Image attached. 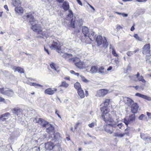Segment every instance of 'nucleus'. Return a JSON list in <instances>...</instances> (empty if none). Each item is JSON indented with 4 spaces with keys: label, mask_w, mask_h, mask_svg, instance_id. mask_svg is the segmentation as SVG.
Returning a JSON list of instances; mask_svg holds the SVG:
<instances>
[{
    "label": "nucleus",
    "mask_w": 151,
    "mask_h": 151,
    "mask_svg": "<svg viewBox=\"0 0 151 151\" xmlns=\"http://www.w3.org/2000/svg\"><path fill=\"white\" fill-rule=\"evenodd\" d=\"M25 16L32 25L31 28L34 31L39 33L42 32V30L41 27L40 25L37 24V21L35 20L31 13H29L26 14Z\"/></svg>",
    "instance_id": "f257e3e1"
},
{
    "label": "nucleus",
    "mask_w": 151,
    "mask_h": 151,
    "mask_svg": "<svg viewBox=\"0 0 151 151\" xmlns=\"http://www.w3.org/2000/svg\"><path fill=\"white\" fill-rule=\"evenodd\" d=\"M83 20L79 17L72 18L71 19L70 27L73 28L76 27H80L83 24Z\"/></svg>",
    "instance_id": "f03ea898"
},
{
    "label": "nucleus",
    "mask_w": 151,
    "mask_h": 151,
    "mask_svg": "<svg viewBox=\"0 0 151 151\" xmlns=\"http://www.w3.org/2000/svg\"><path fill=\"white\" fill-rule=\"evenodd\" d=\"M96 40L98 46H99L102 43L104 47H107L108 43L105 37H104V39L103 40L102 37L100 35H98L96 38Z\"/></svg>",
    "instance_id": "7ed1b4c3"
},
{
    "label": "nucleus",
    "mask_w": 151,
    "mask_h": 151,
    "mask_svg": "<svg viewBox=\"0 0 151 151\" xmlns=\"http://www.w3.org/2000/svg\"><path fill=\"white\" fill-rule=\"evenodd\" d=\"M0 93L9 96H12L14 94L13 90L7 88H0Z\"/></svg>",
    "instance_id": "20e7f679"
},
{
    "label": "nucleus",
    "mask_w": 151,
    "mask_h": 151,
    "mask_svg": "<svg viewBox=\"0 0 151 151\" xmlns=\"http://www.w3.org/2000/svg\"><path fill=\"white\" fill-rule=\"evenodd\" d=\"M135 115L132 114L129 115L128 118H125L122 120L127 127L128 124H131L135 120Z\"/></svg>",
    "instance_id": "39448f33"
},
{
    "label": "nucleus",
    "mask_w": 151,
    "mask_h": 151,
    "mask_svg": "<svg viewBox=\"0 0 151 151\" xmlns=\"http://www.w3.org/2000/svg\"><path fill=\"white\" fill-rule=\"evenodd\" d=\"M51 49L56 50L58 52V51L61 50V45L60 42L55 40L52 42V43L50 46Z\"/></svg>",
    "instance_id": "423d86ee"
},
{
    "label": "nucleus",
    "mask_w": 151,
    "mask_h": 151,
    "mask_svg": "<svg viewBox=\"0 0 151 151\" xmlns=\"http://www.w3.org/2000/svg\"><path fill=\"white\" fill-rule=\"evenodd\" d=\"M101 119L103 120L106 123H111L113 121L111 115L109 113H106L105 114L101 115Z\"/></svg>",
    "instance_id": "0eeeda50"
},
{
    "label": "nucleus",
    "mask_w": 151,
    "mask_h": 151,
    "mask_svg": "<svg viewBox=\"0 0 151 151\" xmlns=\"http://www.w3.org/2000/svg\"><path fill=\"white\" fill-rule=\"evenodd\" d=\"M69 61L72 60L73 62L75 63L76 65L80 68H83V64L80 60L79 58L77 57L69 59Z\"/></svg>",
    "instance_id": "6e6552de"
},
{
    "label": "nucleus",
    "mask_w": 151,
    "mask_h": 151,
    "mask_svg": "<svg viewBox=\"0 0 151 151\" xmlns=\"http://www.w3.org/2000/svg\"><path fill=\"white\" fill-rule=\"evenodd\" d=\"M96 35H94V32L92 30H91L88 35L87 39L88 40L85 41V42L87 44L90 43L91 41H93L95 40Z\"/></svg>",
    "instance_id": "1a4fd4ad"
},
{
    "label": "nucleus",
    "mask_w": 151,
    "mask_h": 151,
    "mask_svg": "<svg viewBox=\"0 0 151 151\" xmlns=\"http://www.w3.org/2000/svg\"><path fill=\"white\" fill-rule=\"evenodd\" d=\"M150 44L145 45L142 48V53L144 55L149 54L148 56H150Z\"/></svg>",
    "instance_id": "9d476101"
},
{
    "label": "nucleus",
    "mask_w": 151,
    "mask_h": 151,
    "mask_svg": "<svg viewBox=\"0 0 151 151\" xmlns=\"http://www.w3.org/2000/svg\"><path fill=\"white\" fill-rule=\"evenodd\" d=\"M109 91L106 89H101L98 91L96 96L98 97H103L107 94Z\"/></svg>",
    "instance_id": "9b49d317"
},
{
    "label": "nucleus",
    "mask_w": 151,
    "mask_h": 151,
    "mask_svg": "<svg viewBox=\"0 0 151 151\" xmlns=\"http://www.w3.org/2000/svg\"><path fill=\"white\" fill-rule=\"evenodd\" d=\"M113 127H114V125H111L110 124H108L105 126L104 129L106 132L111 134L113 131Z\"/></svg>",
    "instance_id": "f8f14e48"
},
{
    "label": "nucleus",
    "mask_w": 151,
    "mask_h": 151,
    "mask_svg": "<svg viewBox=\"0 0 151 151\" xmlns=\"http://www.w3.org/2000/svg\"><path fill=\"white\" fill-rule=\"evenodd\" d=\"M45 128H46V131L51 135L54 133V127L51 124L49 123Z\"/></svg>",
    "instance_id": "ddd939ff"
},
{
    "label": "nucleus",
    "mask_w": 151,
    "mask_h": 151,
    "mask_svg": "<svg viewBox=\"0 0 151 151\" xmlns=\"http://www.w3.org/2000/svg\"><path fill=\"white\" fill-rule=\"evenodd\" d=\"M131 111L133 113H136L137 112L139 106L136 103H132L131 104Z\"/></svg>",
    "instance_id": "4468645a"
},
{
    "label": "nucleus",
    "mask_w": 151,
    "mask_h": 151,
    "mask_svg": "<svg viewBox=\"0 0 151 151\" xmlns=\"http://www.w3.org/2000/svg\"><path fill=\"white\" fill-rule=\"evenodd\" d=\"M57 91V89L55 88H54L52 89L51 88H48L46 89L45 90V94L49 95H52L53 94Z\"/></svg>",
    "instance_id": "2eb2a0df"
},
{
    "label": "nucleus",
    "mask_w": 151,
    "mask_h": 151,
    "mask_svg": "<svg viewBox=\"0 0 151 151\" xmlns=\"http://www.w3.org/2000/svg\"><path fill=\"white\" fill-rule=\"evenodd\" d=\"M54 145V144L51 142H48L45 143V148L49 150H53Z\"/></svg>",
    "instance_id": "dca6fc26"
},
{
    "label": "nucleus",
    "mask_w": 151,
    "mask_h": 151,
    "mask_svg": "<svg viewBox=\"0 0 151 151\" xmlns=\"http://www.w3.org/2000/svg\"><path fill=\"white\" fill-rule=\"evenodd\" d=\"M51 136L52 138V141L54 142L58 141L60 139V134L58 132L53 133Z\"/></svg>",
    "instance_id": "f3484780"
},
{
    "label": "nucleus",
    "mask_w": 151,
    "mask_h": 151,
    "mask_svg": "<svg viewBox=\"0 0 151 151\" xmlns=\"http://www.w3.org/2000/svg\"><path fill=\"white\" fill-rule=\"evenodd\" d=\"M40 125L43 127H45L49 124L48 122L41 118H39L38 121Z\"/></svg>",
    "instance_id": "a211bd4d"
},
{
    "label": "nucleus",
    "mask_w": 151,
    "mask_h": 151,
    "mask_svg": "<svg viewBox=\"0 0 151 151\" xmlns=\"http://www.w3.org/2000/svg\"><path fill=\"white\" fill-rule=\"evenodd\" d=\"M12 113L18 116L22 113V109L19 108H15L12 110Z\"/></svg>",
    "instance_id": "6ab92c4d"
},
{
    "label": "nucleus",
    "mask_w": 151,
    "mask_h": 151,
    "mask_svg": "<svg viewBox=\"0 0 151 151\" xmlns=\"http://www.w3.org/2000/svg\"><path fill=\"white\" fill-rule=\"evenodd\" d=\"M135 95L143 99H145L148 101H151V97L147 96L145 95L139 93H136Z\"/></svg>",
    "instance_id": "aec40b11"
},
{
    "label": "nucleus",
    "mask_w": 151,
    "mask_h": 151,
    "mask_svg": "<svg viewBox=\"0 0 151 151\" xmlns=\"http://www.w3.org/2000/svg\"><path fill=\"white\" fill-rule=\"evenodd\" d=\"M82 32L85 37L87 36L90 31L89 29L86 27L83 26L82 27Z\"/></svg>",
    "instance_id": "412c9836"
},
{
    "label": "nucleus",
    "mask_w": 151,
    "mask_h": 151,
    "mask_svg": "<svg viewBox=\"0 0 151 151\" xmlns=\"http://www.w3.org/2000/svg\"><path fill=\"white\" fill-rule=\"evenodd\" d=\"M123 101L125 103H127L128 105L129 104L130 105L134 102V101L131 99L127 97H124Z\"/></svg>",
    "instance_id": "4be33fe9"
},
{
    "label": "nucleus",
    "mask_w": 151,
    "mask_h": 151,
    "mask_svg": "<svg viewBox=\"0 0 151 151\" xmlns=\"http://www.w3.org/2000/svg\"><path fill=\"white\" fill-rule=\"evenodd\" d=\"M125 134L124 132L120 133L118 131H116L114 133L113 135L115 137L122 138L123 137Z\"/></svg>",
    "instance_id": "5701e85b"
},
{
    "label": "nucleus",
    "mask_w": 151,
    "mask_h": 151,
    "mask_svg": "<svg viewBox=\"0 0 151 151\" xmlns=\"http://www.w3.org/2000/svg\"><path fill=\"white\" fill-rule=\"evenodd\" d=\"M15 11L16 13H18L19 14L23 13L24 12L23 8L20 6L16 7L15 8Z\"/></svg>",
    "instance_id": "b1692460"
},
{
    "label": "nucleus",
    "mask_w": 151,
    "mask_h": 151,
    "mask_svg": "<svg viewBox=\"0 0 151 151\" xmlns=\"http://www.w3.org/2000/svg\"><path fill=\"white\" fill-rule=\"evenodd\" d=\"M62 149L59 143L54 145L53 149V151H62Z\"/></svg>",
    "instance_id": "393cba45"
},
{
    "label": "nucleus",
    "mask_w": 151,
    "mask_h": 151,
    "mask_svg": "<svg viewBox=\"0 0 151 151\" xmlns=\"http://www.w3.org/2000/svg\"><path fill=\"white\" fill-rule=\"evenodd\" d=\"M62 8L65 11L68 10L69 8V4L68 2L67 1L64 2L62 6Z\"/></svg>",
    "instance_id": "a878e982"
},
{
    "label": "nucleus",
    "mask_w": 151,
    "mask_h": 151,
    "mask_svg": "<svg viewBox=\"0 0 151 151\" xmlns=\"http://www.w3.org/2000/svg\"><path fill=\"white\" fill-rule=\"evenodd\" d=\"M77 93L81 98L83 99L84 97L85 94L82 89H80L77 91Z\"/></svg>",
    "instance_id": "bb28decb"
},
{
    "label": "nucleus",
    "mask_w": 151,
    "mask_h": 151,
    "mask_svg": "<svg viewBox=\"0 0 151 151\" xmlns=\"http://www.w3.org/2000/svg\"><path fill=\"white\" fill-rule=\"evenodd\" d=\"M73 56V55L72 54H69L68 53H65L63 55V57L65 59H68V60L69 62H70L72 60H71L70 61H69V59L71 58H72V57Z\"/></svg>",
    "instance_id": "cd10ccee"
},
{
    "label": "nucleus",
    "mask_w": 151,
    "mask_h": 151,
    "mask_svg": "<svg viewBox=\"0 0 151 151\" xmlns=\"http://www.w3.org/2000/svg\"><path fill=\"white\" fill-rule=\"evenodd\" d=\"M98 68L97 66H93L91 67L90 70L91 73H93L98 72Z\"/></svg>",
    "instance_id": "c85d7f7f"
},
{
    "label": "nucleus",
    "mask_w": 151,
    "mask_h": 151,
    "mask_svg": "<svg viewBox=\"0 0 151 151\" xmlns=\"http://www.w3.org/2000/svg\"><path fill=\"white\" fill-rule=\"evenodd\" d=\"M110 49L111 50H112V54L114 56L117 57L118 56V55L116 53L114 47L111 45H110Z\"/></svg>",
    "instance_id": "c756f323"
},
{
    "label": "nucleus",
    "mask_w": 151,
    "mask_h": 151,
    "mask_svg": "<svg viewBox=\"0 0 151 151\" xmlns=\"http://www.w3.org/2000/svg\"><path fill=\"white\" fill-rule=\"evenodd\" d=\"M101 110L102 112V114H105L106 113H108V109L107 106H104L103 107H101Z\"/></svg>",
    "instance_id": "7c9ffc66"
},
{
    "label": "nucleus",
    "mask_w": 151,
    "mask_h": 151,
    "mask_svg": "<svg viewBox=\"0 0 151 151\" xmlns=\"http://www.w3.org/2000/svg\"><path fill=\"white\" fill-rule=\"evenodd\" d=\"M13 4L14 6H20L21 1L20 0H13Z\"/></svg>",
    "instance_id": "2f4dec72"
},
{
    "label": "nucleus",
    "mask_w": 151,
    "mask_h": 151,
    "mask_svg": "<svg viewBox=\"0 0 151 151\" xmlns=\"http://www.w3.org/2000/svg\"><path fill=\"white\" fill-rule=\"evenodd\" d=\"M29 85L31 86H34L36 88H38L39 87H42L43 86L39 83H30Z\"/></svg>",
    "instance_id": "473e14b6"
},
{
    "label": "nucleus",
    "mask_w": 151,
    "mask_h": 151,
    "mask_svg": "<svg viewBox=\"0 0 151 151\" xmlns=\"http://www.w3.org/2000/svg\"><path fill=\"white\" fill-rule=\"evenodd\" d=\"M75 88L77 90V91L82 89L80 84L78 82H76L74 84Z\"/></svg>",
    "instance_id": "72a5a7b5"
},
{
    "label": "nucleus",
    "mask_w": 151,
    "mask_h": 151,
    "mask_svg": "<svg viewBox=\"0 0 151 151\" xmlns=\"http://www.w3.org/2000/svg\"><path fill=\"white\" fill-rule=\"evenodd\" d=\"M16 71H18L19 73H24V70L22 68L20 67H17L15 69L14 72Z\"/></svg>",
    "instance_id": "f704fd0d"
},
{
    "label": "nucleus",
    "mask_w": 151,
    "mask_h": 151,
    "mask_svg": "<svg viewBox=\"0 0 151 151\" xmlns=\"http://www.w3.org/2000/svg\"><path fill=\"white\" fill-rule=\"evenodd\" d=\"M98 72L99 73L104 74V68L102 67H101L98 68Z\"/></svg>",
    "instance_id": "c9c22d12"
},
{
    "label": "nucleus",
    "mask_w": 151,
    "mask_h": 151,
    "mask_svg": "<svg viewBox=\"0 0 151 151\" xmlns=\"http://www.w3.org/2000/svg\"><path fill=\"white\" fill-rule=\"evenodd\" d=\"M79 77H80L82 81L85 83H87L89 81L86 79L82 75L79 74V76H78Z\"/></svg>",
    "instance_id": "e433bc0d"
},
{
    "label": "nucleus",
    "mask_w": 151,
    "mask_h": 151,
    "mask_svg": "<svg viewBox=\"0 0 151 151\" xmlns=\"http://www.w3.org/2000/svg\"><path fill=\"white\" fill-rule=\"evenodd\" d=\"M114 12L115 13L117 14L122 15V16L124 17H127L128 16V14H125L124 13H122L121 12Z\"/></svg>",
    "instance_id": "4c0bfd02"
},
{
    "label": "nucleus",
    "mask_w": 151,
    "mask_h": 151,
    "mask_svg": "<svg viewBox=\"0 0 151 151\" xmlns=\"http://www.w3.org/2000/svg\"><path fill=\"white\" fill-rule=\"evenodd\" d=\"M118 127L119 128L122 129V127H124V124L122 123H120L114 125V127Z\"/></svg>",
    "instance_id": "58836bf2"
},
{
    "label": "nucleus",
    "mask_w": 151,
    "mask_h": 151,
    "mask_svg": "<svg viewBox=\"0 0 151 151\" xmlns=\"http://www.w3.org/2000/svg\"><path fill=\"white\" fill-rule=\"evenodd\" d=\"M69 13L68 15L67 19H69V18L71 19L73 17V14L72 11L71 10H69Z\"/></svg>",
    "instance_id": "ea45409f"
},
{
    "label": "nucleus",
    "mask_w": 151,
    "mask_h": 151,
    "mask_svg": "<svg viewBox=\"0 0 151 151\" xmlns=\"http://www.w3.org/2000/svg\"><path fill=\"white\" fill-rule=\"evenodd\" d=\"M68 86V84L65 81H63L62 82L60 86L63 87L65 88H67Z\"/></svg>",
    "instance_id": "a19ab883"
},
{
    "label": "nucleus",
    "mask_w": 151,
    "mask_h": 151,
    "mask_svg": "<svg viewBox=\"0 0 151 151\" xmlns=\"http://www.w3.org/2000/svg\"><path fill=\"white\" fill-rule=\"evenodd\" d=\"M133 36L137 40L139 41H142L143 40L142 39L140 38L137 34H134Z\"/></svg>",
    "instance_id": "79ce46f5"
},
{
    "label": "nucleus",
    "mask_w": 151,
    "mask_h": 151,
    "mask_svg": "<svg viewBox=\"0 0 151 151\" xmlns=\"http://www.w3.org/2000/svg\"><path fill=\"white\" fill-rule=\"evenodd\" d=\"M137 80L139 81H141L144 83H145L146 82V81L143 78V77L142 76H140L139 77H138Z\"/></svg>",
    "instance_id": "37998d69"
},
{
    "label": "nucleus",
    "mask_w": 151,
    "mask_h": 151,
    "mask_svg": "<svg viewBox=\"0 0 151 151\" xmlns=\"http://www.w3.org/2000/svg\"><path fill=\"white\" fill-rule=\"evenodd\" d=\"M145 144L151 143V137H147L145 141Z\"/></svg>",
    "instance_id": "c03bdc74"
},
{
    "label": "nucleus",
    "mask_w": 151,
    "mask_h": 151,
    "mask_svg": "<svg viewBox=\"0 0 151 151\" xmlns=\"http://www.w3.org/2000/svg\"><path fill=\"white\" fill-rule=\"evenodd\" d=\"M50 66L52 69H54L57 72H59V71L57 70V69L55 66V64L54 63H52L50 64Z\"/></svg>",
    "instance_id": "a18cd8bd"
},
{
    "label": "nucleus",
    "mask_w": 151,
    "mask_h": 151,
    "mask_svg": "<svg viewBox=\"0 0 151 151\" xmlns=\"http://www.w3.org/2000/svg\"><path fill=\"white\" fill-rule=\"evenodd\" d=\"M110 101L109 99H106L105 101L104 102V106H107L109 104V103Z\"/></svg>",
    "instance_id": "49530a36"
},
{
    "label": "nucleus",
    "mask_w": 151,
    "mask_h": 151,
    "mask_svg": "<svg viewBox=\"0 0 151 151\" xmlns=\"http://www.w3.org/2000/svg\"><path fill=\"white\" fill-rule=\"evenodd\" d=\"M147 137L144 133L141 134L140 137L142 139L144 140L145 141Z\"/></svg>",
    "instance_id": "de8ad7c7"
},
{
    "label": "nucleus",
    "mask_w": 151,
    "mask_h": 151,
    "mask_svg": "<svg viewBox=\"0 0 151 151\" xmlns=\"http://www.w3.org/2000/svg\"><path fill=\"white\" fill-rule=\"evenodd\" d=\"M10 114L9 113H6L4 114H2L0 116V119H1L2 117H7L8 116L10 115Z\"/></svg>",
    "instance_id": "09e8293b"
},
{
    "label": "nucleus",
    "mask_w": 151,
    "mask_h": 151,
    "mask_svg": "<svg viewBox=\"0 0 151 151\" xmlns=\"http://www.w3.org/2000/svg\"><path fill=\"white\" fill-rule=\"evenodd\" d=\"M135 76H129V77L131 80L136 81H137V79L135 77Z\"/></svg>",
    "instance_id": "8fccbe9b"
},
{
    "label": "nucleus",
    "mask_w": 151,
    "mask_h": 151,
    "mask_svg": "<svg viewBox=\"0 0 151 151\" xmlns=\"http://www.w3.org/2000/svg\"><path fill=\"white\" fill-rule=\"evenodd\" d=\"M95 125H96V123L95 122H93L92 123L89 124H88V126L90 128H93L94 127Z\"/></svg>",
    "instance_id": "3c124183"
},
{
    "label": "nucleus",
    "mask_w": 151,
    "mask_h": 151,
    "mask_svg": "<svg viewBox=\"0 0 151 151\" xmlns=\"http://www.w3.org/2000/svg\"><path fill=\"white\" fill-rule=\"evenodd\" d=\"M70 73L72 74H74L76 75L77 76H79V73H76L73 70H71L70 71Z\"/></svg>",
    "instance_id": "603ef678"
},
{
    "label": "nucleus",
    "mask_w": 151,
    "mask_h": 151,
    "mask_svg": "<svg viewBox=\"0 0 151 151\" xmlns=\"http://www.w3.org/2000/svg\"><path fill=\"white\" fill-rule=\"evenodd\" d=\"M145 115L143 114H142L139 117V119L140 120H142L145 117Z\"/></svg>",
    "instance_id": "864d4df0"
},
{
    "label": "nucleus",
    "mask_w": 151,
    "mask_h": 151,
    "mask_svg": "<svg viewBox=\"0 0 151 151\" xmlns=\"http://www.w3.org/2000/svg\"><path fill=\"white\" fill-rule=\"evenodd\" d=\"M127 55L129 56H131L133 54L132 51H128L127 53Z\"/></svg>",
    "instance_id": "5fc2aeb1"
},
{
    "label": "nucleus",
    "mask_w": 151,
    "mask_h": 151,
    "mask_svg": "<svg viewBox=\"0 0 151 151\" xmlns=\"http://www.w3.org/2000/svg\"><path fill=\"white\" fill-rule=\"evenodd\" d=\"M146 62L149 63H151V59H150V58H146Z\"/></svg>",
    "instance_id": "6e6d98bb"
},
{
    "label": "nucleus",
    "mask_w": 151,
    "mask_h": 151,
    "mask_svg": "<svg viewBox=\"0 0 151 151\" xmlns=\"http://www.w3.org/2000/svg\"><path fill=\"white\" fill-rule=\"evenodd\" d=\"M78 3L81 6H82V4L80 0H76Z\"/></svg>",
    "instance_id": "4d7b16f0"
},
{
    "label": "nucleus",
    "mask_w": 151,
    "mask_h": 151,
    "mask_svg": "<svg viewBox=\"0 0 151 151\" xmlns=\"http://www.w3.org/2000/svg\"><path fill=\"white\" fill-rule=\"evenodd\" d=\"M87 134L90 137H91L92 139H95L96 138V137H95L94 136H91L90 134L88 133Z\"/></svg>",
    "instance_id": "13d9d810"
},
{
    "label": "nucleus",
    "mask_w": 151,
    "mask_h": 151,
    "mask_svg": "<svg viewBox=\"0 0 151 151\" xmlns=\"http://www.w3.org/2000/svg\"><path fill=\"white\" fill-rule=\"evenodd\" d=\"M147 114L148 116L151 119V113L147 112Z\"/></svg>",
    "instance_id": "bf43d9fd"
},
{
    "label": "nucleus",
    "mask_w": 151,
    "mask_h": 151,
    "mask_svg": "<svg viewBox=\"0 0 151 151\" xmlns=\"http://www.w3.org/2000/svg\"><path fill=\"white\" fill-rule=\"evenodd\" d=\"M139 51V48H137L136 50H135L134 51H132V52L133 53V54H134L136 53L137 52Z\"/></svg>",
    "instance_id": "052dcab7"
},
{
    "label": "nucleus",
    "mask_w": 151,
    "mask_h": 151,
    "mask_svg": "<svg viewBox=\"0 0 151 151\" xmlns=\"http://www.w3.org/2000/svg\"><path fill=\"white\" fill-rule=\"evenodd\" d=\"M5 101V99L1 97H0V102H4Z\"/></svg>",
    "instance_id": "680f3d73"
},
{
    "label": "nucleus",
    "mask_w": 151,
    "mask_h": 151,
    "mask_svg": "<svg viewBox=\"0 0 151 151\" xmlns=\"http://www.w3.org/2000/svg\"><path fill=\"white\" fill-rule=\"evenodd\" d=\"M87 3L88 4L89 6L91 7L94 11L95 10V9L92 6L89 4L88 2H87Z\"/></svg>",
    "instance_id": "e2e57ef3"
},
{
    "label": "nucleus",
    "mask_w": 151,
    "mask_h": 151,
    "mask_svg": "<svg viewBox=\"0 0 151 151\" xmlns=\"http://www.w3.org/2000/svg\"><path fill=\"white\" fill-rule=\"evenodd\" d=\"M134 29L135 28L134 27V25L131 27L130 29V30L131 31H133V30H134Z\"/></svg>",
    "instance_id": "0e129e2a"
},
{
    "label": "nucleus",
    "mask_w": 151,
    "mask_h": 151,
    "mask_svg": "<svg viewBox=\"0 0 151 151\" xmlns=\"http://www.w3.org/2000/svg\"><path fill=\"white\" fill-rule=\"evenodd\" d=\"M45 50L47 53L48 54H49V53L48 49L46 48L45 47H44Z\"/></svg>",
    "instance_id": "69168bd1"
},
{
    "label": "nucleus",
    "mask_w": 151,
    "mask_h": 151,
    "mask_svg": "<svg viewBox=\"0 0 151 151\" xmlns=\"http://www.w3.org/2000/svg\"><path fill=\"white\" fill-rule=\"evenodd\" d=\"M55 114L58 116V117H59L60 118H61V117H60V115L58 113V110H56Z\"/></svg>",
    "instance_id": "338daca9"
},
{
    "label": "nucleus",
    "mask_w": 151,
    "mask_h": 151,
    "mask_svg": "<svg viewBox=\"0 0 151 151\" xmlns=\"http://www.w3.org/2000/svg\"><path fill=\"white\" fill-rule=\"evenodd\" d=\"M42 33L43 36H45L46 37H47L48 36V35H46V33H45L44 32H43Z\"/></svg>",
    "instance_id": "774afa93"
}]
</instances>
